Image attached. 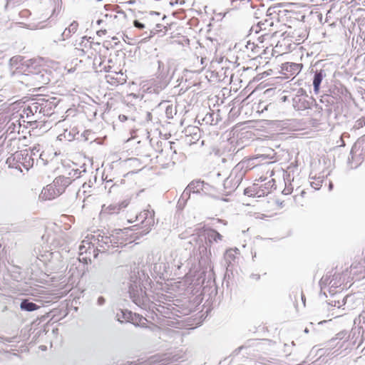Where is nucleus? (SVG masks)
Instances as JSON below:
<instances>
[{
  "label": "nucleus",
  "mask_w": 365,
  "mask_h": 365,
  "mask_svg": "<svg viewBox=\"0 0 365 365\" xmlns=\"http://www.w3.org/2000/svg\"><path fill=\"white\" fill-rule=\"evenodd\" d=\"M125 18L123 12L116 10H108L107 8L105 12L101 13L96 24L101 28L96 31L98 36L106 35L108 31H116L122 28L123 21Z\"/></svg>",
  "instance_id": "nucleus-2"
},
{
  "label": "nucleus",
  "mask_w": 365,
  "mask_h": 365,
  "mask_svg": "<svg viewBox=\"0 0 365 365\" xmlns=\"http://www.w3.org/2000/svg\"><path fill=\"white\" fill-rule=\"evenodd\" d=\"M271 153V154H259L243 159L233 168L231 176H235L237 182H240L247 171L258 166H263L262 170L266 171V174L259 177L261 182L272 178L274 175L275 170L274 168H271L270 164L275 162L276 156L274 150H272Z\"/></svg>",
  "instance_id": "nucleus-1"
},
{
  "label": "nucleus",
  "mask_w": 365,
  "mask_h": 365,
  "mask_svg": "<svg viewBox=\"0 0 365 365\" xmlns=\"http://www.w3.org/2000/svg\"><path fill=\"white\" fill-rule=\"evenodd\" d=\"M130 204L128 199H125L118 203H112L109 205H103L100 212V215L102 217H107L110 215H117L120 212L126 208Z\"/></svg>",
  "instance_id": "nucleus-6"
},
{
  "label": "nucleus",
  "mask_w": 365,
  "mask_h": 365,
  "mask_svg": "<svg viewBox=\"0 0 365 365\" xmlns=\"http://www.w3.org/2000/svg\"><path fill=\"white\" fill-rule=\"evenodd\" d=\"M283 69H284L286 71L289 70L290 71H292V74H294V73H297L300 71L301 66H300V64L295 63H286L283 66Z\"/></svg>",
  "instance_id": "nucleus-14"
},
{
  "label": "nucleus",
  "mask_w": 365,
  "mask_h": 365,
  "mask_svg": "<svg viewBox=\"0 0 365 365\" xmlns=\"http://www.w3.org/2000/svg\"><path fill=\"white\" fill-rule=\"evenodd\" d=\"M66 180L63 177H58L41 190L39 198L41 200H52L60 196L66 189Z\"/></svg>",
  "instance_id": "nucleus-5"
},
{
  "label": "nucleus",
  "mask_w": 365,
  "mask_h": 365,
  "mask_svg": "<svg viewBox=\"0 0 365 365\" xmlns=\"http://www.w3.org/2000/svg\"><path fill=\"white\" fill-rule=\"evenodd\" d=\"M361 264V262H354V263L351 264V268H356V264Z\"/></svg>",
  "instance_id": "nucleus-26"
},
{
  "label": "nucleus",
  "mask_w": 365,
  "mask_h": 365,
  "mask_svg": "<svg viewBox=\"0 0 365 365\" xmlns=\"http://www.w3.org/2000/svg\"><path fill=\"white\" fill-rule=\"evenodd\" d=\"M21 156H23L22 153H21V152H20V153L16 152V153H14V154L13 155V156H12V157H10V158H9L7 159V163H10V162H11V160H15V159L20 160Z\"/></svg>",
  "instance_id": "nucleus-19"
},
{
  "label": "nucleus",
  "mask_w": 365,
  "mask_h": 365,
  "mask_svg": "<svg viewBox=\"0 0 365 365\" xmlns=\"http://www.w3.org/2000/svg\"><path fill=\"white\" fill-rule=\"evenodd\" d=\"M359 125H361V126H362L363 125H365V118H363V119H360L359 120Z\"/></svg>",
  "instance_id": "nucleus-27"
},
{
  "label": "nucleus",
  "mask_w": 365,
  "mask_h": 365,
  "mask_svg": "<svg viewBox=\"0 0 365 365\" xmlns=\"http://www.w3.org/2000/svg\"><path fill=\"white\" fill-rule=\"evenodd\" d=\"M322 74L321 72L317 73L314 76V81H313V85H314V90L315 93H318L319 90V86L322 81Z\"/></svg>",
  "instance_id": "nucleus-15"
},
{
  "label": "nucleus",
  "mask_w": 365,
  "mask_h": 365,
  "mask_svg": "<svg viewBox=\"0 0 365 365\" xmlns=\"http://www.w3.org/2000/svg\"><path fill=\"white\" fill-rule=\"evenodd\" d=\"M147 222V225L145 226H148V227L144 230V232L141 234L142 235H145L146 233H148L150 229V226L151 225V223L153 222V220L151 218H150L148 220L146 221Z\"/></svg>",
  "instance_id": "nucleus-21"
},
{
  "label": "nucleus",
  "mask_w": 365,
  "mask_h": 365,
  "mask_svg": "<svg viewBox=\"0 0 365 365\" xmlns=\"http://www.w3.org/2000/svg\"><path fill=\"white\" fill-rule=\"evenodd\" d=\"M278 31L273 33H265L258 37V43L257 46L263 50V52L267 53L269 48L274 47V43L276 42L274 39L277 36Z\"/></svg>",
  "instance_id": "nucleus-8"
},
{
  "label": "nucleus",
  "mask_w": 365,
  "mask_h": 365,
  "mask_svg": "<svg viewBox=\"0 0 365 365\" xmlns=\"http://www.w3.org/2000/svg\"><path fill=\"white\" fill-rule=\"evenodd\" d=\"M106 81L113 86H118L119 84H123L125 82V78L123 73L108 71L106 75Z\"/></svg>",
  "instance_id": "nucleus-10"
},
{
  "label": "nucleus",
  "mask_w": 365,
  "mask_h": 365,
  "mask_svg": "<svg viewBox=\"0 0 365 365\" xmlns=\"http://www.w3.org/2000/svg\"><path fill=\"white\" fill-rule=\"evenodd\" d=\"M85 243H86V244H88V245L89 244L88 242H85V241H83V242H82V244H81V245H80V247H79V250H80L81 254H83V252H84V250H84V249H85V247H86V246H85Z\"/></svg>",
  "instance_id": "nucleus-24"
},
{
  "label": "nucleus",
  "mask_w": 365,
  "mask_h": 365,
  "mask_svg": "<svg viewBox=\"0 0 365 365\" xmlns=\"http://www.w3.org/2000/svg\"><path fill=\"white\" fill-rule=\"evenodd\" d=\"M262 187V185L255 183L252 187L245 189V194H247L250 196L257 195V197H261L269 192L268 187H265V190H258V189L261 188Z\"/></svg>",
  "instance_id": "nucleus-11"
},
{
  "label": "nucleus",
  "mask_w": 365,
  "mask_h": 365,
  "mask_svg": "<svg viewBox=\"0 0 365 365\" xmlns=\"http://www.w3.org/2000/svg\"><path fill=\"white\" fill-rule=\"evenodd\" d=\"M161 361H150L148 362H127L123 365H167V364L160 363Z\"/></svg>",
  "instance_id": "nucleus-17"
},
{
  "label": "nucleus",
  "mask_w": 365,
  "mask_h": 365,
  "mask_svg": "<svg viewBox=\"0 0 365 365\" xmlns=\"http://www.w3.org/2000/svg\"><path fill=\"white\" fill-rule=\"evenodd\" d=\"M142 20H143L142 21H140L139 20H135L133 21L134 26L140 30L144 29L146 26L145 20L143 19Z\"/></svg>",
  "instance_id": "nucleus-18"
},
{
  "label": "nucleus",
  "mask_w": 365,
  "mask_h": 365,
  "mask_svg": "<svg viewBox=\"0 0 365 365\" xmlns=\"http://www.w3.org/2000/svg\"><path fill=\"white\" fill-rule=\"evenodd\" d=\"M29 156V160L26 161V162H24V163H21L24 168H25L26 169H28L29 167L33 165V160L31 158V157L29 155L28 153H26V158Z\"/></svg>",
  "instance_id": "nucleus-20"
},
{
  "label": "nucleus",
  "mask_w": 365,
  "mask_h": 365,
  "mask_svg": "<svg viewBox=\"0 0 365 365\" xmlns=\"http://www.w3.org/2000/svg\"><path fill=\"white\" fill-rule=\"evenodd\" d=\"M119 118H120V120H122V121L127 120V117L124 115H120Z\"/></svg>",
  "instance_id": "nucleus-28"
},
{
  "label": "nucleus",
  "mask_w": 365,
  "mask_h": 365,
  "mask_svg": "<svg viewBox=\"0 0 365 365\" xmlns=\"http://www.w3.org/2000/svg\"><path fill=\"white\" fill-rule=\"evenodd\" d=\"M141 3V0H127L124 2L125 4H135Z\"/></svg>",
  "instance_id": "nucleus-23"
},
{
  "label": "nucleus",
  "mask_w": 365,
  "mask_h": 365,
  "mask_svg": "<svg viewBox=\"0 0 365 365\" xmlns=\"http://www.w3.org/2000/svg\"><path fill=\"white\" fill-rule=\"evenodd\" d=\"M290 7L289 5H279L268 9L269 15H275V18L283 27L281 29L284 31L288 30L289 25L293 28L292 24L296 22V13Z\"/></svg>",
  "instance_id": "nucleus-4"
},
{
  "label": "nucleus",
  "mask_w": 365,
  "mask_h": 365,
  "mask_svg": "<svg viewBox=\"0 0 365 365\" xmlns=\"http://www.w3.org/2000/svg\"><path fill=\"white\" fill-rule=\"evenodd\" d=\"M138 228V225H135L132 227H127L123 230H119L116 232L117 237L123 240V242H120V244L121 246H124L128 243H131L138 239V236L136 235H128V232L131 230H137Z\"/></svg>",
  "instance_id": "nucleus-9"
},
{
  "label": "nucleus",
  "mask_w": 365,
  "mask_h": 365,
  "mask_svg": "<svg viewBox=\"0 0 365 365\" xmlns=\"http://www.w3.org/2000/svg\"><path fill=\"white\" fill-rule=\"evenodd\" d=\"M212 232L214 234V240L215 241L222 240V236L219 232H217V231H215V230H212Z\"/></svg>",
  "instance_id": "nucleus-22"
},
{
  "label": "nucleus",
  "mask_w": 365,
  "mask_h": 365,
  "mask_svg": "<svg viewBox=\"0 0 365 365\" xmlns=\"http://www.w3.org/2000/svg\"><path fill=\"white\" fill-rule=\"evenodd\" d=\"M167 31V27L162 24H157L155 28L150 31V36H154L160 34H165Z\"/></svg>",
  "instance_id": "nucleus-16"
},
{
  "label": "nucleus",
  "mask_w": 365,
  "mask_h": 365,
  "mask_svg": "<svg viewBox=\"0 0 365 365\" xmlns=\"http://www.w3.org/2000/svg\"><path fill=\"white\" fill-rule=\"evenodd\" d=\"M346 273H335L332 275L329 282L330 292H337L339 290H343L346 288Z\"/></svg>",
  "instance_id": "nucleus-7"
},
{
  "label": "nucleus",
  "mask_w": 365,
  "mask_h": 365,
  "mask_svg": "<svg viewBox=\"0 0 365 365\" xmlns=\"http://www.w3.org/2000/svg\"><path fill=\"white\" fill-rule=\"evenodd\" d=\"M268 184L270 187H273L275 185V179L272 178L270 180L268 181Z\"/></svg>",
  "instance_id": "nucleus-25"
},
{
  "label": "nucleus",
  "mask_w": 365,
  "mask_h": 365,
  "mask_svg": "<svg viewBox=\"0 0 365 365\" xmlns=\"http://www.w3.org/2000/svg\"><path fill=\"white\" fill-rule=\"evenodd\" d=\"M78 23L77 21H73L63 32V36L66 38L76 34L78 29Z\"/></svg>",
  "instance_id": "nucleus-12"
},
{
  "label": "nucleus",
  "mask_w": 365,
  "mask_h": 365,
  "mask_svg": "<svg viewBox=\"0 0 365 365\" xmlns=\"http://www.w3.org/2000/svg\"><path fill=\"white\" fill-rule=\"evenodd\" d=\"M20 308L22 310L32 312L39 309V306L35 303L30 302L28 299H24L20 304Z\"/></svg>",
  "instance_id": "nucleus-13"
},
{
  "label": "nucleus",
  "mask_w": 365,
  "mask_h": 365,
  "mask_svg": "<svg viewBox=\"0 0 365 365\" xmlns=\"http://www.w3.org/2000/svg\"><path fill=\"white\" fill-rule=\"evenodd\" d=\"M278 34L280 33L282 39L278 40L272 48V54L274 56H282L287 53L292 51V46L294 41L296 40V29L289 25L288 30L280 29L277 31Z\"/></svg>",
  "instance_id": "nucleus-3"
}]
</instances>
